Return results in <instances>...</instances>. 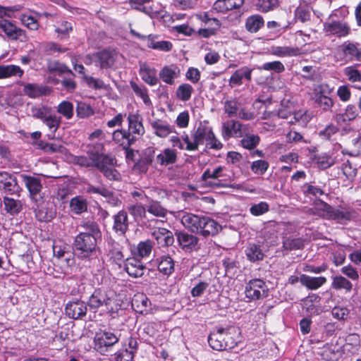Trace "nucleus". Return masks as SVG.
Returning a JSON list of instances; mask_svg holds the SVG:
<instances>
[{
  "instance_id": "f257e3e1",
  "label": "nucleus",
  "mask_w": 361,
  "mask_h": 361,
  "mask_svg": "<svg viewBox=\"0 0 361 361\" xmlns=\"http://www.w3.org/2000/svg\"><path fill=\"white\" fill-rule=\"evenodd\" d=\"M82 226L85 231L75 237L74 245L78 255L81 257H87L95 250L101 233L97 224L94 222L85 223Z\"/></svg>"
},
{
  "instance_id": "f03ea898",
  "label": "nucleus",
  "mask_w": 361,
  "mask_h": 361,
  "mask_svg": "<svg viewBox=\"0 0 361 361\" xmlns=\"http://www.w3.org/2000/svg\"><path fill=\"white\" fill-rule=\"evenodd\" d=\"M103 148V144L102 142H96L94 144L93 149L97 152L93 155L94 160L93 166L97 168L104 176L113 180H118L121 178L119 172L114 169V166L116 164V161L114 158L108 155L100 154L99 151Z\"/></svg>"
},
{
  "instance_id": "7ed1b4c3",
  "label": "nucleus",
  "mask_w": 361,
  "mask_h": 361,
  "mask_svg": "<svg viewBox=\"0 0 361 361\" xmlns=\"http://www.w3.org/2000/svg\"><path fill=\"white\" fill-rule=\"evenodd\" d=\"M88 305L92 309L105 307L106 310L111 314L119 309L116 293L104 288L96 289L90 297Z\"/></svg>"
},
{
  "instance_id": "20e7f679",
  "label": "nucleus",
  "mask_w": 361,
  "mask_h": 361,
  "mask_svg": "<svg viewBox=\"0 0 361 361\" xmlns=\"http://www.w3.org/2000/svg\"><path fill=\"white\" fill-rule=\"evenodd\" d=\"M234 326L227 328H218L212 331L208 338V342L211 348L216 350H224L233 348V341L228 339L227 342L224 341V337L226 334H232Z\"/></svg>"
},
{
  "instance_id": "39448f33",
  "label": "nucleus",
  "mask_w": 361,
  "mask_h": 361,
  "mask_svg": "<svg viewBox=\"0 0 361 361\" xmlns=\"http://www.w3.org/2000/svg\"><path fill=\"white\" fill-rule=\"evenodd\" d=\"M119 341V338L113 332L100 331L94 337V348L102 355L111 350Z\"/></svg>"
},
{
  "instance_id": "423d86ee",
  "label": "nucleus",
  "mask_w": 361,
  "mask_h": 361,
  "mask_svg": "<svg viewBox=\"0 0 361 361\" xmlns=\"http://www.w3.org/2000/svg\"><path fill=\"white\" fill-rule=\"evenodd\" d=\"M269 289L265 282L261 279L250 280L245 287V295L250 300H260L268 295Z\"/></svg>"
},
{
  "instance_id": "0eeeda50",
  "label": "nucleus",
  "mask_w": 361,
  "mask_h": 361,
  "mask_svg": "<svg viewBox=\"0 0 361 361\" xmlns=\"http://www.w3.org/2000/svg\"><path fill=\"white\" fill-rule=\"evenodd\" d=\"M0 29L10 40L19 41L20 42H26L28 40V37L24 30L8 20H0Z\"/></svg>"
},
{
  "instance_id": "6e6552de",
  "label": "nucleus",
  "mask_w": 361,
  "mask_h": 361,
  "mask_svg": "<svg viewBox=\"0 0 361 361\" xmlns=\"http://www.w3.org/2000/svg\"><path fill=\"white\" fill-rule=\"evenodd\" d=\"M324 31L328 35L343 37L348 35L350 28L348 23L342 21H332L324 23Z\"/></svg>"
},
{
  "instance_id": "1a4fd4ad",
  "label": "nucleus",
  "mask_w": 361,
  "mask_h": 361,
  "mask_svg": "<svg viewBox=\"0 0 361 361\" xmlns=\"http://www.w3.org/2000/svg\"><path fill=\"white\" fill-rule=\"evenodd\" d=\"M0 190L9 194H16L19 192L16 177L5 171L0 172Z\"/></svg>"
},
{
  "instance_id": "9d476101",
  "label": "nucleus",
  "mask_w": 361,
  "mask_h": 361,
  "mask_svg": "<svg viewBox=\"0 0 361 361\" xmlns=\"http://www.w3.org/2000/svg\"><path fill=\"white\" fill-rule=\"evenodd\" d=\"M65 311L68 317L78 319L86 314L87 305L82 300L71 301L67 303Z\"/></svg>"
},
{
  "instance_id": "9b49d317",
  "label": "nucleus",
  "mask_w": 361,
  "mask_h": 361,
  "mask_svg": "<svg viewBox=\"0 0 361 361\" xmlns=\"http://www.w3.org/2000/svg\"><path fill=\"white\" fill-rule=\"evenodd\" d=\"M177 240L179 245L185 252H190L197 250L199 239L196 236L185 232L177 233Z\"/></svg>"
},
{
  "instance_id": "f8f14e48",
  "label": "nucleus",
  "mask_w": 361,
  "mask_h": 361,
  "mask_svg": "<svg viewBox=\"0 0 361 361\" xmlns=\"http://www.w3.org/2000/svg\"><path fill=\"white\" fill-rule=\"evenodd\" d=\"M243 125L238 121L229 120L223 123L221 135L227 140L231 137H240L242 136Z\"/></svg>"
},
{
  "instance_id": "ddd939ff",
  "label": "nucleus",
  "mask_w": 361,
  "mask_h": 361,
  "mask_svg": "<svg viewBox=\"0 0 361 361\" xmlns=\"http://www.w3.org/2000/svg\"><path fill=\"white\" fill-rule=\"evenodd\" d=\"M177 151L174 149L165 148L156 155L154 161L155 164L160 166L173 164L177 160Z\"/></svg>"
},
{
  "instance_id": "4468645a",
  "label": "nucleus",
  "mask_w": 361,
  "mask_h": 361,
  "mask_svg": "<svg viewBox=\"0 0 361 361\" xmlns=\"http://www.w3.org/2000/svg\"><path fill=\"white\" fill-rule=\"evenodd\" d=\"M180 75V70L179 67L175 64L164 66L159 74L161 80L168 85H173L175 80L178 78Z\"/></svg>"
},
{
  "instance_id": "2eb2a0df",
  "label": "nucleus",
  "mask_w": 361,
  "mask_h": 361,
  "mask_svg": "<svg viewBox=\"0 0 361 361\" xmlns=\"http://www.w3.org/2000/svg\"><path fill=\"white\" fill-rule=\"evenodd\" d=\"M252 69L247 66H243L236 70L231 76L228 84L231 87L240 86L243 84V79L245 78L247 81L252 79Z\"/></svg>"
},
{
  "instance_id": "dca6fc26",
  "label": "nucleus",
  "mask_w": 361,
  "mask_h": 361,
  "mask_svg": "<svg viewBox=\"0 0 361 361\" xmlns=\"http://www.w3.org/2000/svg\"><path fill=\"white\" fill-rule=\"evenodd\" d=\"M139 73L142 79L151 86L156 85L158 82L157 70L147 63H140Z\"/></svg>"
},
{
  "instance_id": "f3484780",
  "label": "nucleus",
  "mask_w": 361,
  "mask_h": 361,
  "mask_svg": "<svg viewBox=\"0 0 361 361\" xmlns=\"http://www.w3.org/2000/svg\"><path fill=\"white\" fill-rule=\"evenodd\" d=\"M125 269L129 276L138 278L143 275L145 267L141 261L135 257H131L126 259Z\"/></svg>"
},
{
  "instance_id": "a211bd4d",
  "label": "nucleus",
  "mask_w": 361,
  "mask_h": 361,
  "mask_svg": "<svg viewBox=\"0 0 361 361\" xmlns=\"http://www.w3.org/2000/svg\"><path fill=\"white\" fill-rule=\"evenodd\" d=\"M212 136V130L206 123H200L192 135V140H195L197 145V149L200 145H203L204 141L210 139Z\"/></svg>"
},
{
  "instance_id": "6ab92c4d",
  "label": "nucleus",
  "mask_w": 361,
  "mask_h": 361,
  "mask_svg": "<svg viewBox=\"0 0 361 361\" xmlns=\"http://www.w3.org/2000/svg\"><path fill=\"white\" fill-rule=\"evenodd\" d=\"M129 133L137 138L145 133L142 118L138 114H129L128 116Z\"/></svg>"
},
{
  "instance_id": "aec40b11",
  "label": "nucleus",
  "mask_w": 361,
  "mask_h": 361,
  "mask_svg": "<svg viewBox=\"0 0 361 361\" xmlns=\"http://www.w3.org/2000/svg\"><path fill=\"white\" fill-rule=\"evenodd\" d=\"M322 205L324 211L326 212L328 218L336 220L341 224L350 219V214L349 212L334 209L325 203H322Z\"/></svg>"
},
{
  "instance_id": "412c9836",
  "label": "nucleus",
  "mask_w": 361,
  "mask_h": 361,
  "mask_svg": "<svg viewBox=\"0 0 361 361\" xmlns=\"http://www.w3.org/2000/svg\"><path fill=\"white\" fill-rule=\"evenodd\" d=\"M201 215H196L192 213H184L180 217V221L183 226L192 233H196L200 229L199 222Z\"/></svg>"
},
{
  "instance_id": "4be33fe9",
  "label": "nucleus",
  "mask_w": 361,
  "mask_h": 361,
  "mask_svg": "<svg viewBox=\"0 0 361 361\" xmlns=\"http://www.w3.org/2000/svg\"><path fill=\"white\" fill-rule=\"evenodd\" d=\"M152 236L161 246L171 245L174 242L172 232L164 228L155 229L152 233Z\"/></svg>"
},
{
  "instance_id": "5701e85b",
  "label": "nucleus",
  "mask_w": 361,
  "mask_h": 361,
  "mask_svg": "<svg viewBox=\"0 0 361 361\" xmlns=\"http://www.w3.org/2000/svg\"><path fill=\"white\" fill-rule=\"evenodd\" d=\"M53 253L57 258L65 257L68 265H71L73 261L72 254L69 251V246L61 241H55L53 244Z\"/></svg>"
},
{
  "instance_id": "b1692460",
  "label": "nucleus",
  "mask_w": 361,
  "mask_h": 361,
  "mask_svg": "<svg viewBox=\"0 0 361 361\" xmlns=\"http://www.w3.org/2000/svg\"><path fill=\"white\" fill-rule=\"evenodd\" d=\"M324 276L312 277L306 274H301L300 282L309 290H317L326 282Z\"/></svg>"
},
{
  "instance_id": "393cba45",
  "label": "nucleus",
  "mask_w": 361,
  "mask_h": 361,
  "mask_svg": "<svg viewBox=\"0 0 361 361\" xmlns=\"http://www.w3.org/2000/svg\"><path fill=\"white\" fill-rule=\"evenodd\" d=\"M112 137L118 145L123 148L130 146L135 140V137L125 130H116L113 133Z\"/></svg>"
},
{
  "instance_id": "a878e982",
  "label": "nucleus",
  "mask_w": 361,
  "mask_h": 361,
  "mask_svg": "<svg viewBox=\"0 0 361 361\" xmlns=\"http://www.w3.org/2000/svg\"><path fill=\"white\" fill-rule=\"evenodd\" d=\"M243 2V0H217L214 4L213 8L217 12L225 13L240 7Z\"/></svg>"
},
{
  "instance_id": "bb28decb",
  "label": "nucleus",
  "mask_w": 361,
  "mask_h": 361,
  "mask_svg": "<svg viewBox=\"0 0 361 361\" xmlns=\"http://www.w3.org/2000/svg\"><path fill=\"white\" fill-rule=\"evenodd\" d=\"M97 66L102 68H107L114 65L116 54L109 51H102L96 54Z\"/></svg>"
},
{
  "instance_id": "cd10ccee",
  "label": "nucleus",
  "mask_w": 361,
  "mask_h": 361,
  "mask_svg": "<svg viewBox=\"0 0 361 361\" xmlns=\"http://www.w3.org/2000/svg\"><path fill=\"white\" fill-rule=\"evenodd\" d=\"M357 116L358 113L356 107L353 105H348L345 109V112L336 114L334 117V120L338 125L342 126L347 122L354 120Z\"/></svg>"
},
{
  "instance_id": "c85d7f7f",
  "label": "nucleus",
  "mask_w": 361,
  "mask_h": 361,
  "mask_svg": "<svg viewBox=\"0 0 361 361\" xmlns=\"http://www.w3.org/2000/svg\"><path fill=\"white\" fill-rule=\"evenodd\" d=\"M114 229L120 234H124L128 228V214L126 211L121 210L114 217Z\"/></svg>"
},
{
  "instance_id": "c756f323",
  "label": "nucleus",
  "mask_w": 361,
  "mask_h": 361,
  "mask_svg": "<svg viewBox=\"0 0 361 361\" xmlns=\"http://www.w3.org/2000/svg\"><path fill=\"white\" fill-rule=\"evenodd\" d=\"M272 54L279 57L296 56L301 54V49L296 47L275 46L271 49Z\"/></svg>"
},
{
  "instance_id": "7c9ffc66",
  "label": "nucleus",
  "mask_w": 361,
  "mask_h": 361,
  "mask_svg": "<svg viewBox=\"0 0 361 361\" xmlns=\"http://www.w3.org/2000/svg\"><path fill=\"white\" fill-rule=\"evenodd\" d=\"M151 126L155 135L160 137H166L172 132V128L170 125L161 120L158 119L152 121Z\"/></svg>"
},
{
  "instance_id": "2f4dec72",
  "label": "nucleus",
  "mask_w": 361,
  "mask_h": 361,
  "mask_svg": "<svg viewBox=\"0 0 361 361\" xmlns=\"http://www.w3.org/2000/svg\"><path fill=\"white\" fill-rule=\"evenodd\" d=\"M93 146L94 145H88V157L86 156H74L72 157V161L78 164L80 166H85V167H90L93 166L94 164V159L93 155L94 154V152L93 151Z\"/></svg>"
},
{
  "instance_id": "473e14b6",
  "label": "nucleus",
  "mask_w": 361,
  "mask_h": 361,
  "mask_svg": "<svg viewBox=\"0 0 361 361\" xmlns=\"http://www.w3.org/2000/svg\"><path fill=\"white\" fill-rule=\"evenodd\" d=\"M42 122L47 126L49 131L53 134L51 138L54 137V134L60 127L61 123V116H59L55 114L50 113L47 114V116L42 120Z\"/></svg>"
},
{
  "instance_id": "72a5a7b5",
  "label": "nucleus",
  "mask_w": 361,
  "mask_h": 361,
  "mask_svg": "<svg viewBox=\"0 0 361 361\" xmlns=\"http://www.w3.org/2000/svg\"><path fill=\"white\" fill-rule=\"evenodd\" d=\"M331 288L335 290H343L349 293L353 289V283L341 275L335 276L332 278Z\"/></svg>"
},
{
  "instance_id": "f704fd0d",
  "label": "nucleus",
  "mask_w": 361,
  "mask_h": 361,
  "mask_svg": "<svg viewBox=\"0 0 361 361\" xmlns=\"http://www.w3.org/2000/svg\"><path fill=\"white\" fill-rule=\"evenodd\" d=\"M23 71L18 66L16 65H1L0 79L8 78L12 76L21 77Z\"/></svg>"
},
{
  "instance_id": "c9c22d12",
  "label": "nucleus",
  "mask_w": 361,
  "mask_h": 361,
  "mask_svg": "<svg viewBox=\"0 0 361 361\" xmlns=\"http://www.w3.org/2000/svg\"><path fill=\"white\" fill-rule=\"evenodd\" d=\"M56 215V211L51 204H47L36 212V217L40 221H50Z\"/></svg>"
},
{
  "instance_id": "e433bc0d",
  "label": "nucleus",
  "mask_w": 361,
  "mask_h": 361,
  "mask_svg": "<svg viewBox=\"0 0 361 361\" xmlns=\"http://www.w3.org/2000/svg\"><path fill=\"white\" fill-rule=\"evenodd\" d=\"M342 51L345 56L349 58L350 60L356 59H361V49L352 42H345L341 45Z\"/></svg>"
},
{
  "instance_id": "4c0bfd02",
  "label": "nucleus",
  "mask_w": 361,
  "mask_h": 361,
  "mask_svg": "<svg viewBox=\"0 0 361 361\" xmlns=\"http://www.w3.org/2000/svg\"><path fill=\"white\" fill-rule=\"evenodd\" d=\"M5 210L11 214H16L23 209V202L19 200L5 197L4 198Z\"/></svg>"
},
{
  "instance_id": "58836bf2",
  "label": "nucleus",
  "mask_w": 361,
  "mask_h": 361,
  "mask_svg": "<svg viewBox=\"0 0 361 361\" xmlns=\"http://www.w3.org/2000/svg\"><path fill=\"white\" fill-rule=\"evenodd\" d=\"M70 208L71 210L76 214L86 212L87 209L86 199L82 196H76L72 198L70 202Z\"/></svg>"
},
{
  "instance_id": "ea45409f",
  "label": "nucleus",
  "mask_w": 361,
  "mask_h": 361,
  "mask_svg": "<svg viewBox=\"0 0 361 361\" xmlns=\"http://www.w3.org/2000/svg\"><path fill=\"white\" fill-rule=\"evenodd\" d=\"M24 181L30 195L32 198L39 193L42 190V184L40 180L35 177L23 176Z\"/></svg>"
},
{
  "instance_id": "a19ab883",
  "label": "nucleus",
  "mask_w": 361,
  "mask_h": 361,
  "mask_svg": "<svg viewBox=\"0 0 361 361\" xmlns=\"http://www.w3.org/2000/svg\"><path fill=\"white\" fill-rule=\"evenodd\" d=\"M319 300V296L316 295H310L304 300L303 307L310 314H318L319 313V307L318 305Z\"/></svg>"
},
{
  "instance_id": "79ce46f5",
  "label": "nucleus",
  "mask_w": 361,
  "mask_h": 361,
  "mask_svg": "<svg viewBox=\"0 0 361 361\" xmlns=\"http://www.w3.org/2000/svg\"><path fill=\"white\" fill-rule=\"evenodd\" d=\"M264 25V20L259 15H253L246 20L245 27L250 32H257Z\"/></svg>"
},
{
  "instance_id": "37998d69",
  "label": "nucleus",
  "mask_w": 361,
  "mask_h": 361,
  "mask_svg": "<svg viewBox=\"0 0 361 361\" xmlns=\"http://www.w3.org/2000/svg\"><path fill=\"white\" fill-rule=\"evenodd\" d=\"M56 111L61 115L60 116H63L66 119L70 120L74 114L73 105L69 101L64 100L59 104Z\"/></svg>"
},
{
  "instance_id": "c03bdc74",
  "label": "nucleus",
  "mask_w": 361,
  "mask_h": 361,
  "mask_svg": "<svg viewBox=\"0 0 361 361\" xmlns=\"http://www.w3.org/2000/svg\"><path fill=\"white\" fill-rule=\"evenodd\" d=\"M193 92V87L188 83L180 85L176 91V96L178 99L182 102H187L191 98Z\"/></svg>"
},
{
  "instance_id": "a18cd8bd",
  "label": "nucleus",
  "mask_w": 361,
  "mask_h": 361,
  "mask_svg": "<svg viewBox=\"0 0 361 361\" xmlns=\"http://www.w3.org/2000/svg\"><path fill=\"white\" fill-rule=\"evenodd\" d=\"M147 212L157 217H165L167 214V209L159 202L152 200L147 205Z\"/></svg>"
},
{
  "instance_id": "49530a36",
  "label": "nucleus",
  "mask_w": 361,
  "mask_h": 361,
  "mask_svg": "<svg viewBox=\"0 0 361 361\" xmlns=\"http://www.w3.org/2000/svg\"><path fill=\"white\" fill-rule=\"evenodd\" d=\"M158 269L164 274H171L174 269V262L173 259L169 255L161 257L158 264Z\"/></svg>"
},
{
  "instance_id": "de8ad7c7",
  "label": "nucleus",
  "mask_w": 361,
  "mask_h": 361,
  "mask_svg": "<svg viewBox=\"0 0 361 361\" xmlns=\"http://www.w3.org/2000/svg\"><path fill=\"white\" fill-rule=\"evenodd\" d=\"M152 248L153 244L151 240L141 241L137 245L135 254L142 258L147 257L151 254Z\"/></svg>"
},
{
  "instance_id": "09e8293b",
  "label": "nucleus",
  "mask_w": 361,
  "mask_h": 361,
  "mask_svg": "<svg viewBox=\"0 0 361 361\" xmlns=\"http://www.w3.org/2000/svg\"><path fill=\"white\" fill-rule=\"evenodd\" d=\"M149 303V299L143 295H136L135 298L133 300L132 305L135 308V311L144 313L147 311V308Z\"/></svg>"
},
{
  "instance_id": "8fccbe9b",
  "label": "nucleus",
  "mask_w": 361,
  "mask_h": 361,
  "mask_svg": "<svg viewBox=\"0 0 361 361\" xmlns=\"http://www.w3.org/2000/svg\"><path fill=\"white\" fill-rule=\"evenodd\" d=\"M204 230L202 231V235L207 237L209 235H214L221 229V225L211 218H208Z\"/></svg>"
},
{
  "instance_id": "3c124183",
  "label": "nucleus",
  "mask_w": 361,
  "mask_h": 361,
  "mask_svg": "<svg viewBox=\"0 0 361 361\" xmlns=\"http://www.w3.org/2000/svg\"><path fill=\"white\" fill-rule=\"evenodd\" d=\"M246 255L249 260L252 262L262 260L264 257V254L260 248L255 244H250L247 247L246 250Z\"/></svg>"
},
{
  "instance_id": "603ef678",
  "label": "nucleus",
  "mask_w": 361,
  "mask_h": 361,
  "mask_svg": "<svg viewBox=\"0 0 361 361\" xmlns=\"http://www.w3.org/2000/svg\"><path fill=\"white\" fill-rule=\"evenodd\" d=\"M331 93V89L329 85L326 83H322L316 85L312 92V98L314 100H317L321 97L330 95Z\"/></svg>"
},
{
  "instance_id": "864d4df0",
  "label": "nucleus",
  "mask_w": 361,
  "mask_h": 361,
  "mask_svg": "<svg viewBox=\"0 0 361 361\" xmlns=\"http://www.w3.org/2000/svg\"><path fill=\"white\" fill-rule=\"evenodd\" d=\"M129 213L135 218V220L142 219L145 216L147 212V207H145L141 204L137 203L130 204L128 207Z\"/></svg>"
},
{
  "instance_id": "5fc2aeb1",
  "label": "nucleus",
  "mask_w": 361,
  "mask_h": 361,
  "mask_svg": "<svg viewBox=\"0 0 361 361\" xmlns=\"http://www.w3.org/2000/svg\"><path fill=\"white\" fill-rule=\"evenodd\" d=\"M76 113L80 118H87L94 114V110L90 104L80 102L76 106Z\"/></svg>"
},
{
  "instance_id": "6e6d98bb",
  "label": "nucleus",
  "mask_w": 361,
  "mask_h": 361,
  "mask_svg": "<svg viewBox=\"0 0 361 361\" xmlns=\"http://www.w3.org/2000/svg\"><path fill=\"white\" fill-rule=\"evenodd\" d=\"M24 93L32 98L38 97L44 94L42 87L36 84H27L24 87Z\"/></svg>"
},
{
  "instance_id": "4d7b16f0",
  "label": "nucleus",
  "mask_w": 361,
  "mask_h": 361,
  "mask_svg": "<svg viewBox=\"0 0 361 361\" xmlns=\"http://www.w3.org/2000/svg\"><path fill=\"white\" fill-rule=\"evenodd\" d=\"M315 159L317 166L322 169H327L335 163L334 159L326 154L319 155Z\"/></svg>"
},
{
  "instance_id": "13d9d810",
  "label": "nucleus",
  "mask_w": 361,
  "mask_h": 361,
  "mask_svg": "<svg viewBox=\"0 0 361 361\" xmlns=\"http://www.w3.org/2000/svg\"><path fill=\"white\" fill-rule=\"evenodd\" d=\"M331 314L334 318L338 320H347L349 314L350 310L345 306L338 305L335 306L332 310Z\"/></svg>"
},
{
  "instance_id": "bf43d9fd",
  "label": "nucleus",
  "mask_w": 361,
  "mask_h": 361,
  "mask_svg": "<svg viewBox=\"0 0 361 361\" xmlns=\"http://www.w3.org/2000/svg\"><path fill=\"white\" fill-rule=\"evenodd\" d=\"M240 107V103L236 99L227 100L224 103V111L228 116H235Z\"/></svg>"
},
{
  "instance_id": "052dcab7",
  "label": "nucleus",
  "mask_w": 361,
  "mask_h": 361,
  "mask_svg": "<svg viewBox=\"0 0 361 361\" xmlns=\"http://www.w3.org/2000/svg\"><path fill=\"white\" fill-rule=\"evenodd\" d=\"M269 166V163L265 160H257L252 163L251 170L255 174L263 175Z\"/></svg>"
},
{
  "instance_id": "680f3d73",
  "label": "nucleus",
  "mask_w": 361,
  "mask_h": 361,
  "mask_svg": "<svg viewBox=\"0 0 361 361\" xmlns=\"http://www.w3.org/2000/svg\"><path fill=\"white\" fill-rule=\"evenodd\" d=\"M278 0H257V7L259 11L268 12L278 6Z\"/></svg>"
},
{
  "instance_id": "e2e57ef3",
  "label": "nucleus",
  "mask_w": 361,
  "mask_h": 361,
  "mask_svg": "<svg viewBox=\"0 0 361 361\" xmlns=\"http://www.w3.org/2000/svg\"><path fill=\"white\" fill-rule=\"evenodd\" d=\"M130 86L137 96L141 97L145 104L150 103V99L148 96L147 89L143 86H139L135 82H131Z\"/></svg>"
},
{
  "instance_id": "0e129e2a",
  "label": "nucleus",
  "mask_w": 361,
  "mask_h": 361,
  "mask_svg": "<svg viewBox=\"0 0 361 361\" xmlns=\"http://www.w3.org/2000/svg\"><path fill=\"white\" fill-rule=\"evenodd\" d=\"M259 142V137L257 135H247L241 140L242 146L248 149L255 148Z\"/></svg>"
},
{
  "instance_id": "69168bd1",
  "label": "nucleus",
  "mask_w": 361,
  "mask_h": 361,
  "mask_svg": "<svg viewBox=\"0 0 361 361\" xmlns=\"http://www.w3.org/2000/svg\"><path fill=\"white\" fill-rule=\"evenodd\" d=\"M224 169V167L222 166H219L215 168L213 171L210 169H207L202 175V179L204 181H207L208 179H218L219 178L222 176V172Z\"/></svg>"
},
{
  "instance_id": "338daca9",
  "label": "nucleus",
  "mask_w": 361,
  "mask_h": 361,
  "mask_svg": "<svg viewBox=\"0 0 361 361\" xmlns=\"http://www.w3.org/2000/svg\"><path fill=\"white\" fill-rule=\"evenodd\" d=\"M20 20L23 25L31 30H37L39 28L37 20L31 16L22 14Z\"/></svg>"
},
{
  "instance_id": "774afa93",
  "label": "nucleus",
  "mask_w": 361,
  "mask_h": 361,
  "mask_svg": "<svg viewBox=\"0 0 361 361\" xmlns=\"http://www.w3.org/2000/svg\"><path fill=\"white\" fill-rule=\"evenodd\" d=\"M343 72L344 74L348 77L349 81L353 82L361 81V73L355 67H346Z\"/></svg>"
}]
</instances>
